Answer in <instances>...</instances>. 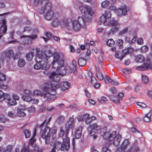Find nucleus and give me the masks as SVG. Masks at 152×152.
I'll return each instance as SVG.
<instances>
[{
  "label": "nucleus",
  "instance_id": "58",
  "mask_svg": "<svg viewBox=\"0 0 152 152\" xmlns=\"http://www.w3.org/2000/svg\"><path fill=\"white\" fill-rule=\"evenodd\" d=\"M23 92L24 93V95H31V94L30 91L28 89H24Z\"/></svg>",
  "mask_w": 152,
  "mask_h": 152
},
{
  "label": "nucleus",
  "instance_id": "32",
  "mask_svg": "<svg viewBox=\"0 0 152 152\" xmlns=\"http://www.w3.org/2000/svg\"><path fill=\"white\" fill-rule=\"evenodd\" d=\"M34 53L31 52L28 53L26 55V57L27 60L28 61H31L32 59L34 56Z\"/></svg>",
  "mask_w": 152,
  "mask_h": 152
},
{
  "label": "nucleus",
  "instance_id": "44",
  "mask_svg": "<svg viewBox=\"0 0 152 152\" xmlns=\"http://www.w3.org/2000/svg\"><path fill=\"white\" fill-rule=\"evenodd\" d=\"M12 148V145H8L5 149L3 148L4 152H11Z\"/></svg>",
  "mask_w": 152,
  "mask_h": 152
},
{
  "label": "nucleus",
  "instance_id": "45",
  "mask_svg": "<svg viewBox=\"0 0 152 152\" xmlns=\"http://www.w3.org/2000/svg\"><path fill=\"white\" fill-rule=\"evenodd\" d=\"M109 4V2L108 1H105L101 3L102 7L103 8L107 7Z\"/></svg>",
  "mask_w": 152,
  "mask_h": 152
},
{
  "label": "nucleus",
  "instance_id": "2",
  "mask_svg": "<svg viewBox=\"0 0 152 152\" xmlns=\"http://www.w3.org/2000/svg\"><path fill=\"white\" fill-rule=\"evenodd\" d=\"M53 60L51 65L52 68L56 70L59 74H61V68L64 64V56L62 53H55L53 55Z\"/></svg>",
  "mask_w": 152,
  "mask_h": 152
},
{
  "label": "nucleus",
  "instance_id": "41",
  "mask_svg": "<svg viewBox=\"0 0 152 152\" xmlns=\"http://www.w3.org/2000/svg\"><path fill=\"white\" fill-rule=\"evenodd\" d=\"M106 43L107 45L110 47H112L115 44V42L112 39H110L107 40Z\"/></svg>",
  "mask_w": 152,
  "mask_h": 152
},
{
  "label": "nucleus",
  "instance_id": "40",
  "mask_svg": "<svg viewBox=\"0 0 152 152\" xmlns=\"http://www.w3.org/2000/svg\"><path fill=\"white\" fill-rule=\"evenodd\" d=\"M142 83L144 84H147L148 82V77L146 76H142Z\"/></svg>",
  "mask_w": 152,
  "mask_h": 152
},
{
  "label": "nucleus",
  "instance_id": "20",
  "mask_svg": "<svg viewBox=\"0 0 152 152\" xmlns=\"http://www.w3.org/2000/svg\"><path fill=\"white\" fill-rule=\"evenodd\" d=\"M74 124L75 121L74 118H70L67 120L66 123V126H67V127L69 129V128H73Z\"/></svg>",
  "mask_w": 152,
  "mask_h": 152
},
{
  "label": "nucleus",
  "instance_id": "25",
  "mask_svg": "<svg viewBox=\"0 0 152 152\" xmlns=\"http://www.w3.org/2000/svg\"><path fill=\"white\" fill-rule=\"evenodd\" d=\"M100 129V127L98 125L96 124H95L90 125L88 128V129L89 130L90 129H93L94 131L98 132Z\"/></svg>",
  "mask_w": 152,
  "mask_h": 152
},
{
  "label": "nucleus",
  "instance_id": "59",
  "mask_svg": "<svg viewBox=\"0 0 152 152\" xmlns=\"http://www.w3.org/2000/svg\"><path fill=\"white\" fill-rule=\"evenodd\" d=\"M137 42L138 44L142 45L143 43V39L142 38H139L137 40Z\"/></svg>",
  "mask_w": 152,
  "mask_h": 152
},
{
  "label": "nucleus",
  "instance_id": "29",
  "mask_svg": "<svg viewBox=\"0 0 152 152\" xmlns=\"http://www.w3.org/2000/svg\"><path fill=\"white\" fill-rule=\"evenodd\" d=\"M26 64V62L24 59L22 58H20L18 62V66L20 67H24Z\"/></svg>",
  "mask_w": 152,
  "mask_h": 152
},
{
  "label": "nucleus",
  "instance_id": "18",
  "mask_svg": "<svg viewBox=\"0 0 152 152\" xmlns=\"http://www.w3.org/2000/svg\"><path fill=\"white\" fill-rule=\"evenodd\" d=\"M49 87L48 86V101H52L56 98V96L55 94L56 89H55V94H53L52 90H50Z\"/></svg>",
  "mask_w": 152,
  "mask_h": 152
},
{
  "label": "nucleus",
  "instance_id": "9",
  "mask_svg": "<svg viewBox=\"0 0 152 152\" xmlns=\"http://www.w3.org/2000/svg\"><path fill=\"white\" fill-rule=\"evenodd\" d=\"M111 17L110 12L109 11H106L105 14L103 15L100 18V20L98 22V25L103 23L104 25H108L110 21V18Z\"/></svg>",
  "mask_w": 152,
  "mask_h": 152
},
{
  "label": "nucleus",
  "instance_id": "12",
  "mask_svg": "<svg viewBox=\"0 0 152 152\" xmlns=\"http://www.w3.org/2000/svg\"><path fill=\"white\" fill-rule=\"evenodd\" d=\"M109 24L112 26V28L109 32V34H113L117 32L120 27V25L118 21L115 20H111Z\"/></svg>",
  "mask_w": 152,
  "mask_h": 152
},
{
  "label": "nucleus",
  "instance_id": "49",
  "mask_svg": "<svg viewBox=\"0 0 152 152\" xmlns=\"http://www.w3.org/2000/svg\"><path fill=\"white\" fill-rule=\"evenodd\" d=\"M24 134L26 138H28L31 135V132L28 130L26 129L24 131Z\"/></svg>",
  "mask_w": 152,
  "mask_h": 152
},
{
  "label": "nucleus",
  "instance_id": "30",
  "mask_svg": "<svg viewBox=\"0 0 152 152\" xmlns=\"http://www.w3.org/2000/svg\"><path fill=\"white\" fill-rule=\"evenodd\" d=\"M78 64L79 65L81 66H84L86 63L85 59L84 58H80L78 60Z\"/></svg>",
  "mask_w": 152,
  "mask_h": 152
},
{
  "label": "nucleus",
  "instance_id": "7",
  "mask_svg": "<svg viewBox=\"0 0 152 152\" xmlns=\"http://www.w3.org/2000/svg\"><path fill=\"white\" fill-rule=\"evenodd\" d=\"M133 149L132 145L128 139H125L121 143V147L117 149L118 152H131Z\"/></svg>",
  "mask_w": 152,
  "mask_h": 152
},
{
  "label": "nucleus",
  "instance_id": "26",
  "mask_svg": "<svg viewBox=\"0 0 152 152\" xmlns=\"http://www.w3.org/2000/svg\"><path fill=\"white\" fill-rule=\"evenodd\" d=\"M36 128H35L33 131V136L32 137H31L30 139L29 144L31 145L32 146H33V145H34V143L35 142L36 140V139L34 138V137L36 135Z\"/></svg>",
  "mask_w": 152,
  "mask_h": 152
},
{
  "label": "nucleus",
  "instance_id": "19",
  "mask_svg": "<svg viewBox=\"0 0 152 152\" xmlns=\"http://www.w3.org/2000/svg\"><path fill=\"white\" fill-rule=\"evenodd\" d=\"M65 21L66 20H62V21H60L58 19L55 18L52 21L51 25L53 27H56L58 26L60 24L61 26V23L63 22H65Z\"/></svg>",
  "mask_w": 152,
  "mask_h": 152
},
{
  "label": "nucleus",
  "instance_id": "27",
  "mask_svg": "<svg viewBox=\"0 0 152 152\" xmlns=\"http://www.w3.org/2000/svg\"><path fill=\"white\" fill-rule=\"evenodd\" d=\"M145 60V58L142 55H139L135 56V61L137 62L142 63Z\"/></svg>",
  "mask_w": 152,
  "mask_h": 152
},
{
  "label": "nucleus",
  "instance_id": "5",
  "mask_svg": "<svg viewBox=\"0 0 152 152\" xmlns=\"http://www.w3.org/2000/svg\"><path fill=\"white\" fill-rule=\"evenodd\" d=\"M49 78L51 81L50 84L48 83V86L49 87L50 90H52L53 94L55 93V89L58 88L59 85L58 82L60 80V77L58 74L54 72L50 73Z\"/></svg>",
  "mask_w": 152,
  "mask_h": 152
},
{
  "label": "nucleus",
  "instance_id": "46",
  "mask_svg": "<svg viewBox=\"0 0 152 152\" xmlns=\"http://www.w3.org/2000/svg\"><path fill=\"white\" fill-rule=\"evenodd\" d=\"M88 114H84L83 115H82L79 116L77 117L78 120L79 121H81L83 119H85V117H86V116L88 117Z\"/></svg>",
  "mask_w": 152,
  "mask_h": 152
},
{
  "label": "nucleus",
  "instance_id": "16",
  "mask_svg": "<svg viewBox=\"0 0 152 152\" xmlns=\"http://www.w3.org/2000/svg\"><path fill=\"white\" fill-rule=\"evenodd\" d=\"M70 86L69 83L67 81H64L60 83L58 88L62 91H64L68 89Z\"/></svg>",
  "mask_w": 152,
  "mask_h": 152
},
{
  "label": "nucleus",
  "instance_id": "31",
  "mask_svg": "<svg viewBox=\"0 0 152 152\" xmlns=\"http://www.w3.org/2000/svg\"><path fill=\"white\" fill-rule=\"evenodd\" d=\"M109 143L104 144L102 149V152H111V150L109 148Z\"/></svg>",
  "mask_w": 152,
  "mask_h": 152
},
{
  "label": "nucleus",
  "instance_id": "13",
  "mask_svg": "<svg viewBox=\"0 0 152 152\" xmlns=\"http://www.w3.org/2000/svg\"><path fill=\"white\" fill-rule=\"evenodd\" d=\"M48 122L46 121H44L42 124L40 126L41 128V133L42 137L45 139L46 143H47V140L48 138V133H46V128H48L47 125Z\"/></svg>",
  "mask_w": 152,
  "mask_h": 152
},
{
  "label": "nucleus",
  "instance_id": "50",
  "mask_svg": "<svg viewBox=\"0 0 152 152\" xmlns=\"http://www.w3.org/2000/svg\"><path fill=\"white\" fill-rule=\"evenodd\" d=\"M127 30L128 28L127 27L125 28L119 32V35L120 36H123L127 32Z\"/></svg>",
  "mask_w": 152,
  "mask_h": 152
},
{
  "label": "nucleus",
  "instance_id": "22",
  "mask_svg": "<svg viewBox=\"0 0 152 152\" xmlns=\"http://www.w3.org/2000/svg\"><path fill=\"white\" fill-rule=\"evenodd\" d=\"M82 127L81 126L78 127L76 130L75 137L77 139L79 138L81 135Z\"/></svg>",
  "mask_w": 152,
  "mask_h": 152
},
{
  "label": "nucleus",
  "instance_id": "21",
  "mask_svg": "<svg viewBox=\"0 0 152 152\" xmlns=\"http://www.w3.org/2000/svg\"><path fill=\"white\" fill-rule=\"evenodd\" d=\"M52 4L51 3L48 2V7H49L50 10H48V20H50L52 19L53 14L54 12L53 11L50 9L51 8Z\"/></svg>",
  "mask_w": 152,
  "mask_h": 152
},
{
  "label": "nucleus",
  "instance_id": "28",
  "mask_svg": "<svg viewBox=\"0 0 152 152\" xmlns=\"http://www.w3.org/2000/svg\"><path fill=\"white\" fill-rule=\"evenodd\" d=\"M37 37V34H33L31 35H23L20 37V38H27L29 39L33 40L36 39Z\"/></svg>",
  "mask_w": 152,
  "mask_h": 152
},
{
  "label": "nucleus",
  "instance_id": "1",
  "mask_svg": "<svg viewBox=\"0 0 152 152\" xmlns=\"http://www.w3.org/2000/svg\"><path fill=\"white\" fill-rule=\"evenodd\" d=\"M85 18L79 16L78 17L77 20L72 21L70 18L66 20L65 22H63L61 23V27L66 28L69 30L73 29L76 31H79L80 28L82 24H84L87 21L90 20L89 18L85 16Z\"/></svg>",
  "mask_w": 152,
  "mask_h": 152
},
{
  "label": "nucleus",
  "instance_id": "53",
  "mask_svg": "<svg viewBox=\"0 0 152 152\" xmlns=\"http://www.w3.org/2000/svg\"><path fill=\"white\" fill-rule=\"evenodd\" d=\"M27 110L29 113H33L35 110V107L34 106H31L27 109Z\"/></svg>",
  "mask_w": 152,
  "mask_h": 152
},
{
  "label": "nucleus",
  "instance_id": "6",
  "mask_svg": "<svg viewBox=\"0 0 152 152\" xmlns=\"http://www.w3.org/2000/svg\"><path fill=\"white\" fill-rule=\"evenodd\" d=\"M36 50V59L37 63L34 65V67L35 69H41V64L40 61H38L37 59H45L47 61H48V56L45 53L44 51H40L39 48H37Z\"/></svg>",
  "mask_w": 152,
  "mask_h": 152
},
{
  "label": "nucleus",
  "instance_id": "39",
  "mask_svg": "<svg viewBox=\"0 0 152 152\" xmlns=\"http://www.w3.org/2000/svg\"><path fill=\"white\" fill-rule=\"evenodd\" d=\"M17 116L20 117H23L26 115V114L20 109L18 110V112L16 113Z\"/></svg>",
  "mask_w": 152,
  "mask_h": 152
},
{
  "label": "nucleus",
  "instance_id": "51",
  "mask_svg": "<svg viewBox=\"0 0 152 152\" xmlns=\"http://www.w3.org/2000/svg\"><path fill=\"white\" fill-rule=\"evenodd\" d=\"M7 121L6 118L2 115H0V121L2 123H5Z\"/></svg>",
  "mask_w": 152,
  "mask_h": 152
},
{
  "label": "nucleus",
  "instance_id": "15",
  "mask_svg": "<svg viewBox=\"0 0 152 152\" xmlns=\"http://www.w3.org/2000/svg\"><path fill=\"white\" fill-rule=\"evenodd\" d=\"M14 54V51L13 50L11 49L8 50L7 51H4L1 53V56H4L5 57L4 58H2V60H4L6 58H10L12 57V56Z\"/></svg>",
  "mask_w": 152,
  "mask_h": 152
},
{
  "label": "nucleus",
  "instance_id": "3",
  "mask_svg": "<svg viewBox=\"0 0 152 152\" xmlns=\"http://www.w3.org/2000/svg\"><path fill=\"white\" fill-rule=\"evenodd\" d=\"M106 129V128L104 127L102 129L100 130V134L104 139L110 141H113L114 143H116V144H118L121 138V136L120 134H118L115 136V131H113L110 133L106 132L105 131Z\"/></svg>",
  "mask_w": 152,
  "mask_h": 152
},
{
  "label": "nucleus",
  "instance_id": "33",
  "mask_svg": "<svg viewBox=\"0 0 152 152\" xmlns=\"http://www.w3.org/2000/svg\"><path fill=\"white\" fill-rule=\"evenodd\" d=\"M133 51V49L131 48H128L126 49H125L122 50V53L124 54V56L127 53H131Z\"/></svg>",
  "mask_w": 152,
  "mask_h": 152
},
{
  "label": "nucleus",
  "instance_id": "63",
  "mask_svg": "<svg viewBox=\"0 0 152 152\" xmlns=\"http://www.w3.org/2000/svg\"><path fill=\"white\" fill-rule=\"evenodd\" d=\"M12 96V98L15 101L19 100V96L16 94H13Z\"/></svg>",
  "mask_w": 152,
  "mask_h": 152
},
{
  "label": "nucleus",
  "instance_id": "17",
  "mask_svg": "<svg viewBox=\"0 0 152 152\" xmlns=\"http://www.w3.org/2000/svg\"><path fill=\"white\" fill-rule=\"evenodd\" d=\"M72 71V70L71 67L67 65L65 66L63 70L61 69V74H64L66 75H68L71 74Z\"/></svg>",
  "mask_w": 152,
  "mask_h": 152
},
{
  "label": "nucleus",
  "instance_id": "60",
  "mask_svg": "<svg viewBox=\"0 0 152 152\" xmlns=\"http://www.w3.org/2000/svg\"><path fill=\"white\" fill-rule=\"evenodd\" d=\"M122 72L126 74H129L131 73V70L129 69H122Z\"/></svg>",
  "mask_w": 152,
  "mask_h": 152
},
{
  "label": "nucleus",
  "instance_id": "35",
  "mask_svg": "<svg viewBox=\"0 0 152 152\" xmlns=\"http://www.w3.org/2000/svg\"><path fill=\"white\" fill-rule=\"evenodd\" d=\"M31 95H23L22 97V99L25 101L30 102L31 99Z\"/></svg>",
  "mask_w": 152,
  "mask_h": 152
},
{
  "label": "nucleus",
  "instance_id": "24",
  "mask_svg": "<svg viewBox=\"0 0 152 152\" xmlns=\"http://www.w3.org/2000/svg\"><path fill=\"white\" fill-rule=\"evenodd\" d=\"M152 115V111L151 110L150 112L146 114L142 118L143 120L145 122H148L151 120V117Z\"/></svg>",
  "mask_w": 152,
  "mask_h": 152
},
{
  "label": "nucleus",
  "instance_id": "54",
  "mask_svg": "<svg viewBox=\"0 0 152 152\" xmlns=\"http://www.w3.org/2000/svg\"><path fill=\"white\" fill-rule=\"evenodd\" d=\"M86 122L88 124H89L92 121L91 118L89 117V115L88 114V117H85V118Z\"/></svg>",
  "mask_w": 152,
  "mask_h": 152
},
{
  "label": "nucleus",
  "instance_id": "36",
  "mask_svg": "<svg viewBox=\"0 0 152 152\" xmlns=\"http://www.w3.org/2000/svg\"><path fill=\"white\" fill-rule=\"evenodd\" d=\"M124 95L122 93H119L118 94V98L116 99H114L113 101L115 103H118L119 102L120 100L122 99Z\"/></svg>",
  "mask_w": 152,
  "mask_h": 152
},
{
  "label": "nucleus",
  "instance_id": "56",
  "mask_svg": "<svg viewBox=\"0 0 152 152\" xmlns=\"http://www.w3.org/2000/svg\"><path fill=\"white\" fill-rule=\"evenodd\" d=\"M7 88V86L6 85H4L1 82H0V88L2 89H6Z\"/></svg>",
  "mask_w": 152,
  "mask_h": 152
},
{
  "label": "nucleus",
  "instance_id": "47",
  "mask_svg": "<svg viewBox=\"0 0 152 152\" xmlns=\"http://www.w3.org/2000/svg\"><path fill=\"white\" fill-rule=\"evenodd\" d=\"M22 150L23 152H29L30 151V149L29 147L26 146L25 143L23 145V147Z\"/></svg>",
  "mask_w": 152,
  "mask_h": 152
},
{
  "label": "nucleus",
  "instance_id": "62",
  "mask_svg": "<svg viewBox=\"0 0 152 152\" xmlns=\"http://www.w3.org/2000/svg\"><path fill=\"white\" fill-rule=\"evenodd\" d=\"M137 39V37L134 36L132 39L129 41V42L130 44H132L135 42Z\"/></svg>",
  "mask_w": 152,
  "mask_h": 152
},
{
  "label": "nucleus",
  "instance_id": "11",
  "mask_svg": "<svg viewBox=\"0 0 152 152\" xmlns=\"http://www.w3.org/2000/svg\"><path fill=\"white\" fill-rule=\"evenodd\" d=\"M42 89L43 92L42 93L39 90H36L33 91V94L36 96H43L44 98L46 97V96L48 94V83H45L42 86Z\"/></svg>",
  "mask_w": 152,
  "mask_h": 152
},
{
  "label": "nucleus",
  "instance_id": "52",
  "mask_svg": "<svg viewBox=\"0 0 152 152\" xmlns=\"http://www.w3.org/2000/svg\"><path fill=\"white\" fill-rule=\"evenodd\" d=\"M119 47L120 48H122L123 47V41L121 39H118L117 42Z\"/></svg>",
  "mask_w": 152,
  "mask_h": 152
},
{
  "label": "nucleus",
  "instance_id": "61",
  "mask_svg": "<svg viewBox=\"0 0 152 152\" xmlns=\"http://www.w3.org/2000/svg\"><path fill=\"white\" fill-rule=\"evenodd\" d=\"M91 82L93 84H94L97 82V80L94 77H91Z\"/></svg>",
  "mask_w": 152,
  "mask_h": 152
},
{
  "label": "nucleus",
  "instance_id": "34",
  "mask_svg": "<svg viewBox=\"0 0 152 152\" xmlns=\"http://www.w3.org/2000/svg\"><path fill=\"white\" fill-rule=\"evenodd\" d=\"M97 73L96 76L97 78L99 80H103L104 77L102 75L101 72L99 71V69H97Z\"/></svg>",
  "mask_w": 152,
  "mask_h": 152
},
{
  "label": "nucleus",
  "instance_id": "55",
  "mask_svg": "<svg viewBox=\"0 0 152 152\" xmlns=\"http://www.w3.org/2000/svg\"><path fill=\"white\" fill-rule=\"evenodd\" d=\"M48 63L45 61L44 63L41 65V69H48Z\"/></svg>",
  "mask_w": 152,
  "mask_h": 152
},
{
  "label": "nucleus",
  "instance_id": "10",
  "mask_svg": "<svg viewBox=\"0 0 152 152\" xmlns=\"http://www.w3.org/2000/svg\"><path fill=\"white\" fill-rule=\"evenodd\" d=\"M79 8L82 14H86V15L88 14L90 16H92L94 14V12L91 7L87 4L80 5Z\"/></svg>",
  "mask_w": 152,
  "mask_h": 152
},
{
  "label": "nucleus",
  "instance_id": "8",
  "mask_svg": "<svg viewBox=\"0 0 152 152\" xmlns=\"http://www.w3.org/2000/svg\"><path fill=\"white\" fill-rule=\"evenodd\" d=\"M4 99L7 100L8 104L10 105H15L17 104L15 99L10 98L8 94L4 93L0 90V102H2Z\"/></svg>",
  "mask_w": 152,
  "mask_h": 152
},
{
  "label": "nucleus",
  "instance_id": "57",
  "mask_svg": "<svg viewBox=\"0 0 152 152\" xmlns=\"http://www.w3.org/2000/svg\"><path fill=\"white\" fill-rule=\"evenodd\" d=\"M6 79V76L4 74L0 72V81H3Z\"/></svg>",
  "mask_w": 152,
  "mask_h": 152
},
{
  "label": "nucleus",
  "instance_id": "37",
  "mask_svg": "<svg viewBox=\"0 0 152 152\" xmlns=\"http://www.w3.org/2000/svg\"><path fill=\"white\" fill-rule=\"evenodd\" d=\"M90 131L89 132L90 135L92 137L93 139H95L97 137V135L96 133L97 132H96L94 131V130L90 129Z\"/></svg>",
  "mask_w": 152,
  "mask_h": 152
},
{
  "label": "nucleus",
  "instance_id": "42",
  "mask_svg": "<svg viewBox=\"0 0 152 152\" xmlns=\"http://www.w3.org/2000/svg\"><path fill=\"white\" fill-rule=\"evenodd\" d=\"M21 55V53L20 52H18L15 54H13L12 56L13 59L15 60L20 58Z\"/></svg>",
  "mask_w": 152,
  "mask_h": 152
},
{
  "label": "nucleus",
  "instance_id": "4",
  "mask_svg": "<svg viewBox=\"0 0 152 152\" xmlns=\"http://www.w3.org/2000/svg\"><path fill=\"white\" fill-rule=\"evenodd\" d=\"M69 129L63 127L60 129L59 136L63 137V141L61 145V150L62 151H68L70 148L69 138L67 137Z\"/></svg>",
  "mask_w": 152,
  "mask_h": 152
},
{
  "label": "nucleus",
  "instance_id": "48",
  "mask_svg": "<svg viewBox=\"0 0 152 152\" xmlns=\"http://www.w3.org/2000/svg\"><path fill=\"white\" fill-rule=\"evenodd\" d=\"M120 54V52L116 53L115 56L116 58L119 59H120V60H122L124 57L125 56L124 55V54H123V53L122 55L121 56H119V55Z\"/></svg>",
  "mask_w": 152,
  "mask_h": 152
},
{
  "label": "nucleus",
  "instance_id": "23",
  "mask_svg": "<svg viewBox=\"0 0 152 152\" xmlns=\"http://www.w3.org/2000/svg\"><path fill=\"white\" fill-rule=\"evenodd\" d=\"M104 80L106 83H110L114 85H118V83L117 82L112 80L110 79L109 77L107 75L105 76L104 79Z\"/></svg>",
  "mask_w": 152,
  "mask_h": 152
},
{
  "label": "nucleus",
  "instance_id": "38",
  "mask_svg": "<svg viewBox=\"0 0 152 152\" xmlns=\"http://www.w3.org/2000/svg\"><path fill=\"white\" fill-rule=\"evenodd\" d=\"M56 141L55 140H53L52 142H50V144L51 145L53 146L51 152H56V144H55Z\"/></svg>",
  "mask_w": 152,
  "mask_h": 152
},
{
  "label": "nucleus",
  "instance_id": "14",
  "mask_svg": "<svg viewBox=\"0 0 152 152\" xmlns=\"http://www.w3.org/2000/svg\"><path fill=\"white\" fill-rule=\"evenodd\" d=\"M116 12L118 16L125 15L127 13V8L126 6L121 7L117 10Z\"/></svg>",
  "mask_w": 152,
  "mask_h": 152
},
{
  "label": "nucleus",
  "instance_id": "43",
  "mask_svg": "<svg viewBox=\"0 0 152 152\" xmlns=\"http://www.w3.org/2000/svg\"><path fill=\"white\" fill-rule=\"evenodd\" d=\"M148 50V47L147 46L145 45L142 46L140 48V52L142 53H145Z\"/></svg>",
  "mask_w": 152,
  "mask_h": 152
},
{
  "label": "nucleus",
  "instance_id": "64",
  "mask_svg": "<svg viewBox=\"0 0 152 152\" xmlns=\"http://www.w3.org/2000/svg\"><path fill=\"white\" fill-rule=\"evenodd\" d=\"M57 131V128L55 127H54L51 130V132L53 134L56 133Z\"/></svg>",
  "mask_w": 152,
  "mask_h": 152
}]
</instances>
